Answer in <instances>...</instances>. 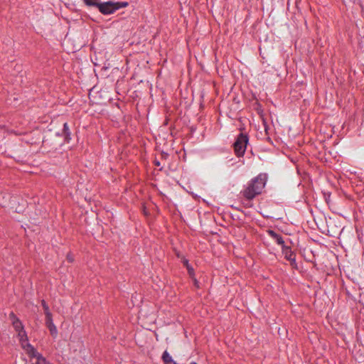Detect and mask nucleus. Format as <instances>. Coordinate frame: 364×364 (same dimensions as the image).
Listing matches in <instances>:
<instances>
[{"mask_svg": "<svg viewBox=\"0 0 364 364\" xmlns=\"http://www.w3.org/2000/svg\"><path fill=\"white\" fill-rule=\"evenodd\" d=\"M267 181V175L263 173H259L247 183L246 188L242 191L243 196L248 200L253 199L262 193L265 187Z\"/></svg>", "mask_w": 364, "mask_h": 364, "instance_id": "f257e3e1", "label": "nucleus"}, {"mask_svg": "<svg viewBox=\"0 0 364 364\" xmlns=\"http://www.w3.org/2000/svg\"><path fill=\"white\" fill-rule=\"evenodd\" d=\"M9 318L12 323V325L15 329V331L18 333V341L21 343L22 348L24 350L26 348H28L30 350H33L31 348V345L28 342V336L26 331L24 330V326L22 322L17 318V316L11 312L9 314Z\"/></svg>", "mask_w": 364, "mask_h": 364, "instance_id": "f03ea898", "label": "nucleus"}, {"mask_svg": "<svg viewBox=\"0 0 364 364\" xmlns=\"http://www.w3.org/2000/svg\"><path fill=\"white\" fill-rule=\"evenodd\" d=\"M128 6L127 2L105 1L100 2L97 9L104 15H110L121 8Z\"/></svg>", "mask_w": 364, "mask_h": 364, "instance_id": "7ed1b4c3", "label": "nucleus"}, {"mask_svg": "<svg viewBox=\"0 0 364 364\" xmlns=\"http://www.w3.org/2000/svg\"><path fill=\"white\" fill-rule=\"evenodd\" d=\"M249 138L247 134H240L233 144L234 152L237 157L244 156L247 149Z\"/></svg>", "mask_w": 364, "mask_h": 364, "instance_id": "20e7f679", "label": "nucleus"}, {"mask_svg": "<svg viewBox=\"0 0 364 364\" xmlns=\"http://www.w3.org/2000/svg\"><path fill=\"white\" fill-rule=\"evenodd\" d=\"M31 348L33 350H30L28 348H25L24 350L29 357L36 360L35 364H51L41 353H38L33 346H31Z\"/></svg>", "mask_w": 364, "mask_h": 364, "instance_id": "39448f33", "label": "nucleus"}, {"mask_svg": "<svg viewBox=\"0 0 364 364\" xmlns=\"http://www.w3.org/2000/svg\"><path fill=\"white\" fill-rule=\"evenodd\" d=\"M282 254L284 255L285 259L289 261L291 265L293 267H295L296 266V257L291 249L289 247L285 245L282 247Z\"/></svg>", "mask_w": 364, "mask_h": 364, "instance_id": "423d86ee", "label": "nucleus"}, {"mask_svg": "<svg viewBox=\"0 0 364 364\" xmlns=\"http://www.w3.org/2000/svg\"><path fill=\"white\" fill-rule=\"evenodd\" d=\"M46 325L48 328L50 335L55 338L58 336V330L56 326H55L52 316L46 318Z\"/></svg>", "mask_w": 364, "mask_h": 364, "instance_id": "0eeeda50", "label": "nucleus"}, {"mask_svg": "<svg viewBox=\"0 0 364 364\" xmlns=\"http://www.w3.org/2000/svg\"><path fill=\"white\" fill-rule=\"evenodd\" d=\"M268 235L278 244L282 245V247L285 246L284 241L282 235L273 230H268Z\"/></svg>", "mask_w": 364, "mask_h": 364, "instance_id": "6e6552de", "label": "nucleus"}, {"mask_svg": "<svg viewBox=\"0 0 364 364\" xmlns=\"http://www.w3.org/2000/svg\"><path fill=\"white\" fill-rule=\"evenodd\" d=\"M162 360L165 364H171L174 361L173 360L171 355L166 350L163 353Z\"/></svg>", "mask_w": 364, "mask_h": 364, "instance_id": "1a4fd4ad", "label": "nucleus"}, {"mask_svg": "<svg viewBox=\"0 0 364 364\" xmlns=\"http://www.w3.org/2000/svg\"><path fill=\"white\" fill-rule=\"evenodd\" d=\"M63 132L65 136V139L69 140L70 139V132L67 122L63 124Z\"/></svg>", "mask_w": 364, "mask_h": 364, "instance_id": "9d476101", "label": "nucleus"}, {"mask_svg": "<svg viewBox=\"0 0 364 364\" xmlns=\"http://www.w3.org/2000/svg\"><path fill=\"white\" fill-rule=\"evenodd\" d=\"M41 304L44 309V314L46 315V318L52 316V314L50 311L49 307L44 300L41 301Z\"/></svg>", "mask_w": 364, "mask_h": 364, "instance_id": "9b49d317", "label": "nucleus"}, {"mask_svg": "<svg viewBox=\"0 0 364 364\" xmlns=\"http://www.w3.org/2000/svg\"><path fill=\"white\" fill-rule=\"evenodd\" d=\"M83 2L85 3V5L88 6H95L97 8L100 3L97 0H83Z\"/></svg>", "mask_w": 364, "mask_h": 364, "instance_id": "f8f14e48", "label": "nucleus"}, {"mask_svg": "<svg viewBox=\"0 0 364 364\" xmlns=\"http://www.w3.org/2000/svg\"><path fill=\"white\" fill-rule=\"evenodd\" d=\"M186 264L187 266V268H188V272L190 274H192L193 272V269L191 268V267H189V266L188 265V262L186 261Z\"/></svg>", "mask_w": 364, "mask_h": 364, "instance_id": "ddd939ff", "label": "nucleus"}, {"mask_svg": "<svg viewBox=\"0 0 364 364\" xmlns=\"http://www.w3.org/2000/svg\"><path fill=\"white\" fill-rule=\"evenodd\" d=\"M67 259L70 262H73L74 259L73 257V256L71 255H68L67 256Z\"/></svg>", "mask_w": 364, "mask_h": 364, "instance_id": "4468645a", "label": "nucleus"}, {"mask_svg": "<svg viewBox=\"0 0 364 364\" xmlns=\"http://www.w3.org/2000/svg\"><path fill=\"white\" fill-rule=\"evenodd\" d=\"M191 364H197V363H196L193 362V363H191Z\"/></svg>", "mask_w": 364, "mask_h": 364, "instance_id": "2eb2a0df", "label": "nucleus"}]
</instances>
